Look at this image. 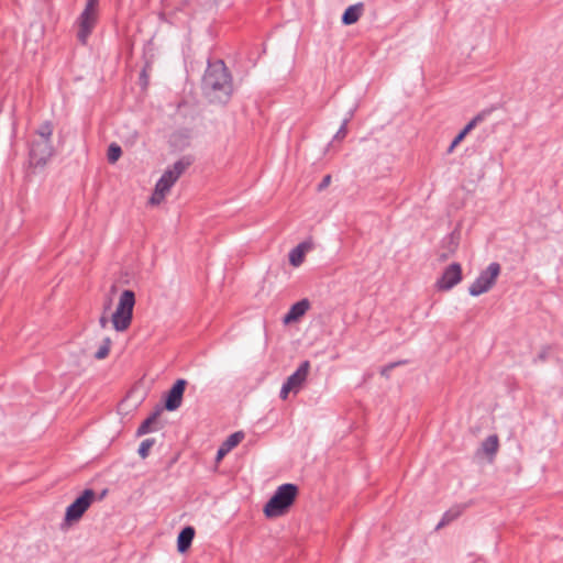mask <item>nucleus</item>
Instances as JSON below:
<instances>
[{"instance_id": "nucleus-1", "label": "nucleus", "mask_w": 563, "mask_h": 563, "mask_svg": "<svg viewBox=\"0 0 563 563\" xmlns=\"http://www.w3.org/2000/svg\"><path fill=\"white\" fill-rule=\"evenodd\" d=\"M202 90L212 103L224 104L232 95L231 76L222 60L210 63L202 79Z\"/></svg>"}, {"instance_id": "nucleus-2", "label": "nucleus", "mask_w": 563, "mask_h": 563, "mask_svg": "<svg viewBox=\"0 0 563 563\" xmlns=\"http://www.w3.org/2000/svg\"><path fill=\"white\" fill-rule=\"evenodd\" d=\"M192 163L194 157L185 155L169 166L157 180L154 191L150 198V203L153 206L162 203L165 200V197L169 194L172 187Z\"/></svg>"}, {"instance_id": "nucleus-3", "label": "nucleus", "mask_w": 563, "mask_h": 563, "mask_svg": "<svg viewBox=\"0 0 563 563\" xmlns=\"http://www.w3.org/2000/svg\"><path fill=\"white\" fill-rule=\"evenodd\" d=\"M298 488L295 484L280 485L271 499L264 506V514L268 518H275L284 515L294 504Z\"/></svg>"}, {"instance_id": "nucleus-4", "label": "nucleus", "mask_w": 563, "mask_h": 563, "mask_svg": "<svg viewBox=\"0 0 563 563\" xmlns=\"http://www.w3.org/2000/svg\"><path fill=\"white\" fill-rule=\"evenodd\" d=\"M135 306V295L132 290H123L120 295L118 306L112 314L111 322L113 328L119 331H125L133 317V308Z\"/></svg>"}, {"instance_id": "nucleus-5", "label": "nucleus", "mask_w": 563, "mask_h": 563, "mask_svg": "<svg viewBox=\"0 0 563 563\" xmlns=\"http://www.w3.org/2000/svg\"><path fill=\"white\" fill-rule=\"evenodd\" d=\"M500 274V265L493 262L488 267L481 272L474 283L470 286L468 292L473 297H477L482 294L487 292L496 283L497 277Z\"/></svg>"}, {"instance_id": "nucleus-6", "label": "nucleus", "mask_w": 563, "mask_h": 563, "mask_svg": "<svg viewBox=\"0 0 563 563\" xmlns=\"http://www.w3.org/2000/svg\"><path fill=\"white\" fill-rule=\"evenodd\" d=\"M98 4L99 0H87L86 7L78 18V38L85 43L95 27L98 20Z\"/></svg>"}, {"instance_id": "nucleus-7", "label": "nucleus", "mask_w": 563, "mask_h": 563, "mask_svg": "<svg viewBox=\"0 0 563 563\" xmlns=\"http://www.w3.org/2000/svg\"><path fill=\"white\" fill-rule=\"evenodd\" d=\"M96 492L93 489L87 488L82 492V494L77 497L74 503H71L65 512V521L67 523H73L78 521L84 514L88 510V508L96 500Z\"/></svg>"}, {"instance_id": "nucleus-8", "label": "nucleus", "mask_w": 563, "mask_h": 563, "mask_svg": "<svg viewBox=\"0 0 563 563\" xmlns=\"http://www.w3.org/2000/svg\"><path fill=\"white\" fill-rule=\"evenodd\" d=\"M481 129L482 134L478 137H490L496 124L489 120V112H482L474 117L453 139V141H463L474 129Z\"/></svg>"}, {"instance_id": "nucleus-9", "label": "nucleus", "mask_w": 563, "mask_h": 563, "mask_svg": "<svg viewBox=\"0 0 563 563\" xmlns=\"http://www.w3.org/2000/svg\"><path fill=\"white\" fill-rule=\"evenodd\" d=\"M54 148L51 143H31L29 150L30 164L32 166H44L52 157Z\"/></svg>"}, {"instance_id": "nucleus-10", "label": "nucleus", "mask_w": 563, "mask_h": 563, "mask_svg": "<svg viewBox=\"0 0 563 563\" xmlns=\"http://www.w3.org/2000/svg\"><path fill=\"white\" fill-rule=\"evenodd\" d=\"M462 279L461 265L453 263L449 265L443 272L442 276L438 279L437 286L440 290H450L457 285Z\"/></svg>"}, {"instance_id": "nucleus-11", "label": "nucleus", "mask_w": 563, "mask_h": 563, "mask_svg": "<svg viewBox=\"0 0 563 563\" xmlns=\"http://www.w3.org/2000/svg\"><path fill=\"white\" fill-rule=\"evenodd\" d=\"M186 385L187 382L180 378L177 379L173 387L168 390L165 398V408L168 411H175L181 406Z\"/></svg>"}, {"instance_id": "nucleus-12", "label": "nucleus", "mask_w": 563, "mask_h": 563, "mask_svg": "<svg viewBox=\"0 0 563 563\" xmlns=\"http://www.w3.org/2000/svg\"><path fill=\"white\" fill-rule=\"evenodd\" d=\"M309 369H310L309 361H303L299 365V367L295 371V373H292L286 379L285 383H287L292 388V393L297 394L301 389L303 383L307 379Z\"/></svg>"}, {"instance_id": "nucleus-13", "label": "nucleus", "mask_w": 563, "mask_h": 563, "mask_svg": "<svg viewBox=\"0 0 563 563\" xmlns=\"http://www.w3.org/2000/svg\"><path fill=\"white\" fill-rule=\"evenodd\" d=\"M310 308V302L308 299H301L294 303L288 312L284 316V323L288 324L291 322H296L299 320Z\"/></svg>"}, {"instance_id": "nucleus-14", "label": "nucleus", "mask_w": 563, "mask_h": 563, "mask_svg": "<svg viewBox=\"0 0 563 563\" xmlns=\"http://www.w3.org/2000/svg\"><path fill=\"white\" fill-rule=\"evenodd\" d=\"M244 439V433L238 431L227 438L217 452V461H221L232 449H234Z\"/></svg>"}, {"instance_id": "nucleus-15", "label": "nucleus", "mask_w": 563, "mask_h": 563, "mask_svg": "<svg viewBox=\"0 0 563 563\" xmlns=\"http://www.w3.org/2000/svg\"><path fill=\"white\" fill-rule=\"evenodd\" d=\"M195 529L190 526L185 527L178 534L177 538V549L180 553L186 552L194 540Z\"/></svg>"}, {"instance_id": "nucleus-16", "label": "nucleus", "mask_w": 563, "mask_h": 563, "mask_svg": "<svg viewBox=\"0 0 563 563\" xmlns=\"http://www.w3.org/2000/svg\"><path fill=\"white\" fill-rule=\"evenodd\" d=\"M363 12V5L361 3L350 5L342 15V23L345 25L354 24L358 21Z\"/></svg>"}, {"instance_id": "nucleus-17", "label": "nucleus", "mask_w": 563, "mask_h": 563, "mask_svg": "<svg viewBox=\"0 0 563 563\" xmlns=\"http://www.w3.org/2000/svg\"><path fill=\"white\" fill-rule=\"evenodd\" d=\"M159 416V411L152 413L148 418H146L137 428L136 435L141 437L147 434L150 432L157 430V418Z\"/></svg>"}, {"instance_id": "nucleus-18", "label": "nucleus", "mask_w": 563, "mask_h": 563, "mask_svg": "<svg viewBox=\"0 0 563 563\" xmlns=\"http://www.w3.org/2000/svg\"><path fill=\"white\" fill-rule=\"evenodd\" d=\"M307 250H308V246L306 243L298 244L296 247H294L289 252V255H288L289 263L295 267H298L299 265H301Z\"/></svg>"}, {"instance_id": "nucleus-19", "label": "nucleus", "mask_w": 563, "mask_h": 563, "mask_svg": "<svg viewBox=\"0 0 563 563\" xmlns=\"http://www.w3.org/2000/svg\"><path fill=\"white\" fill-rule=\"evenodd\" d=\"M499 446V440L496 434L489 435L482 444L483 451L488 455H494Z\"/></svg>"}, {"instance_id": "nucleus-20", "label": "nucleus", "mask_w": 563, "mask_h": 563, "mask_svg": "<svg viewBox=\"0 0 563 563\" xmlns=\"http://www.w3.org/2000/svg\"><path fill=\"white\" fill-rule=\"evenodd\" d=\"M121 154V147L117 143H111L107 153L109 163L114 164L120 158Z\"/></svg>"}, {"instance_id": "nucleus-21", "label": "nucleus", "mask_w": 563, "mask_h": 563, "mask_svg": "<svg viewBox=\"0 0 563 563\" xmlns=\"http://www.w3.org/2000/svg\"><path fill=\"white\" fill-rule=\"evenodd\" d=\"M110 346H111V340L109 338H106L103 340L102 344L99 346V349L95 353V357L97 360L106 358L110 352Z\"/></svg>"}, {"instance_id": "nucleus-22", "label": "nucleus", "mask_w": 563, "mask_h": 563, "mask_svg": "<svg viewBox=\"0 0 563 563\" xmlns=\"http://www.w3.org/2000/svg\"><path fill=\"white\" fill-rule=\"evenodd\" d=\"M155 444L154 439H145L141 442L137 453L142 459H146L148 456L150 450Z\"/></svg>"}, {"instance_id": "nucleus-23", "label": "nucleus", "mask_w": 563, "mask_h": 563, "mask_svg": "<svg viewBox=\"0 0 563 563\" xmlns=\"http://www.w3.org/2000/svg\"><path fill=\"white\" fill-rule=\"evenodd\" d=\"M38 134L43 139H49L53 134V129H52V125L49 123H44L40 130H38Z\"/></svg>"}, {"instance_id": "nucleus-24", "label": "nucleus", "mask_w": 563, "mask_h": 563, "mask_svg": "<svg viewBox=\"0 0 563 563\" xmlns=\"http://www.w3.org/2000/svg\"><path fill=\"white\" fill-rule=\"evenodd\" d=\"M459 514H452L451 511H446L444 515H443V518L441 519V521L438 523L437 526V529L443 527L444 525H446L448 522H450L451 520H453Z\"/></svg>"}, {"instance_id": "nucleus-25", "label": "nucleus", "mask_w": 563, "mask_h": 563, "mask_svg": "<svg viewBox=\"0 0 563 563\" xmlns=\"http://www.w3.org/2000/svg\"><path fill=\"white\" fill-rule=\"evenodd\" d=\"M331 184V175H325L321 183L318 185L317 190L322 191Z\"/></svg>"}, {"instance_id": "nucleus-26", "label": "nucleus", "mask_w": 563, "mask_h": 563, "mask_svg": "<svg viewBox=\"0 0 563 563\" xmlns=\"http://www.w3.org/2000/svg\"><path fill=\"white\" fill-rule=\"evenodd\" d=\"M404 362H398V363H390L386 366H384L382 369H380V374L385 377H388L389 376V372L396 367L397 365L399 364H402Z\"/></svg>"}, {"instance_id": "nucleus-27", "label": "nucleus", "mask_w": 563, "mask_h": 563, "mask_svg": "<svg viewBox=\"0 0 563 563\" xmlns=\"http://www.w3.org/2000/svg\"><path fill=\"white\" fill-rule=\"evenodd\" d=\"M292 391V388L287 384L284 383L279 393V396L282 399H286L288 397V394Z\"/></svg>"}, {"instance_id": "nucleus-28", "label": "nucleus", "mask_w": 563, "mask_h": 563, "mask_svg": "<svg viewBox=\"0 0 563 563\" xmlns=\"http://www.w3.org/2000/svg\"><path fill=\"white\" fill-rule=\"evenodd\" d=\"M345 136H346V130H345V123H344L336 132L334 139L340 140V139H344Z\"/></svg>"}, {"instance_id": "nucleus-29", "label": "nucleus", "mask_w": 563, "mask_h": 563, "mask_svg": "<svg viewBox=\"0 0 563 563\" xmlns=\"http://www.w3.org/2000/svg\"><path fill=\"white\" fill-rule=\"evenodd\" d=\"M99 323L101 325V328H106L107 324H108V318L106 316H102L100 319H99Z\"/></svg>"}, {"instance_id": "nucleus-30", "label": "nucleus", "mask_w": 563, "mask_h": 563, "mask_svg": "<svg viewBox=\"0 0 563 563\" xmlns=\"http://www.w3.org/2000/svg\"><path fill=\"white\" fill-rule=\"evenodd\" d=\"M459 143H451V145L449 146L446 153L448 154H451L453 151H454V147L457 145Z\"/></svg>"}]
</instances>
